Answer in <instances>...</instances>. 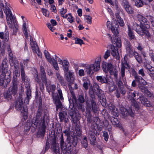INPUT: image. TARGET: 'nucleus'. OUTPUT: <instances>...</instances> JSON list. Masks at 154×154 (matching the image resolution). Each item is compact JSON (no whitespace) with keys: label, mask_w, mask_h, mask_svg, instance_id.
<instances>
[{"label":"nucleus","mask_w":154,"mask_h":154,"mask_svg":"<svg viewBox=\"0 0 154 154\" xmlns=\"http://www.w3.org/2000/svg\"><path fill=\"white\" fill-rule=\"evenodd\" d=\"M48 120V116L46 113H44L42 116V113L38 111L35 117H34L33 119L32 125L35 129L38 126V132L40 133L41 135H43L45 133Z\"/></svg>","instance_id":"1"},{"label":"nucleus","mask_w":154,"mask_h":154,"mask_svg":"<svg viewBox=\"0 0 154 154\" xmlns=\"http://www.w3.org/2000/svg\"><path fill=\"white\" fill-rule=\"evenodd\" d=\"M137 18L140 23L141 25L139 26L136 23H134L133 29L140 35H145L147 37H150V34L148 29L150 27L149 22L146 18L140 14H138Z\"/></svg>","instance_id":"2"},{"label":"nucleus","mask_w":154,"mask_h":154,"mask_svg":"<svg viewBox=\"0 0 154 154\" xmlns=\"http://www.w3.org/2000/svg\"><path fill=\"white\" fill-rule=\"evenodd\" d=\"M15 63L13 66L15 70L13 72V85L10 87L8 91L4 95L5 97L8 100H11L12 98V95L14 96L16 94L17 91V85L16 81L17 80V78L20 75V65L18 62L16 61Z\"/></svg>","instance_id":"3"},{"label":"nucleus","mask_w":154,"mask_h":154,"mask_svg":"<svg viewBox=\"0 0 154 154\" xmlns=\"http://www.w3.org/2000/svg\"><path fill=\"white\" fill-rule=\"evenodd\" d=\"M8 60L5 58L3 60L2 65V73L0 75V86H6L10 82L11 75L8 70V66L7 64Z\"/></svg>","instance_id":"4"},{"label":"nucleus","mask_w":154,"mask_h":154,"mask_svg":"<svg viewBox=\"0 0 154 154\" xmlns=\"http://www.w3.org/2000/svg\"><path fill=\"white\" fill-rule=\"evenodd\" d=\"M101 60V56L99 55L95 60L93 63L88 64L85 66V72L88 74H93L95 72H97L100 69V64Z\"/></svg>","instance_id":"5"},{"label":"nucleus","mask_w":154,"mask_h":154,"mask_svg":"<svg viewBox=\"0 0 154 154\" xmlns=\"http://www.w3.org/2000/svg\"><path fill=\"white\" fill-rule=\"evenodd\" d=\"M21 70L22 82L26 85L25 87L26 89V94L27 96L24 100V103L26 104H27L29 103V100L31 97V91L29 88V79L27 76H26L23 69L21 68Z\"/></svg>","instance_id":"6"},{"label":"nucleus","mask_w":154,"mask_h":154,"mask_svg":"<svg viewBox=\"0 0 154 154\" xmlns=\"http://www.w3.org/2000/svg\"><path fill=\"white\" fill-rule=\"evenodd\" d=\"M10 8V5L6 0H0V17L3 18L4 17L2 9L6 15V18L12 15Z\"/></svg>","instance_id":"7"},{"label":"nucleus","mask_w":154,"mask_h":154,"mask_svg":"<svg viewBox=\"0 0 154 154\" xmlns=\"http://www.w3.org/2000/svg\"><path fill=\"white\" fill-rule=\"evenodd\" d=\"M23 95H20L18 99L17 100L16 105V109L20 111L21 115L23 116L24 118L26 119L27 118L28 114V110L27 108L23 106L22 97Z\"/></svg>","instance_id":"8"},{"label":"nucleus","mask_w":154,"mask_h":154,"mask_svg":"<svg viewBox=\"0 0 154 154\" xmlns=\"http://www.w3.org/2000/svg\"><path fill=\"white\" fill-rule=\"evenodd\" d=\"M103 70L106 73L109 72L110 74L113 75L115 78H117L118 75V71L116 68L110 63H107L103 62L102 63Z\"/></svg>","instance_id":"9"},{"label":"nucleus","mask_w":154,"mask_h":154,"mask_svg":"<svg viewBox=\"0 0 154 154\" xmlns=\"http://www.w3.org/2000/svg\"><path fill=\"white\" fill-rule=\"evenodd\" d=\"M7 23L10 28H11L13 30V34L16 35L19 29V26L12 15L6 18Z\"/></svg>","instance_id":"10"},{"label":"nucleus","mask_w":154,"mask_h":154,"mask_svg":"<svg viewBox=\"0 0 154 154\" xmlns=\"http://www.w3.org/2000/svg\"><path fill=\"white\" fill-rule=\"evenodd\" d=\"M127 56V55H126L124 57L123 60L122 61V66L121 68V76L122 78L124 83H125V82L126 81L125 78H124L125 76V68H129L130 67V66L128 62V59Z\"/></svg>","instance_id":"11"},{"label":"nucleus","mask_w":154,"mask_h":154,"mask_svg":"<svg viewBox=\"0 0 154 154\" xmlns=\"http://www.w3.org/2000/svg\"><path fill=\"white\" fill-rule=\"evenodd\" d=\"M116 45H113L111 47V54L115 58L118 60L119 59L120 57L118 51V48L121 47V41H118L117 42H116Z\"/></svg>","instance_id":"12"},{"label":"nucleus","mask_w":154,"mask_h":154,"mask_svg":"<svg viewBox=\"0 0 154 154\" xmlns=\"http://www.w3.org/2000/svg\"><path fill=\"white\" fill-rule=\"evenodd\" d=\"M116 23L115 26H114L113 23H112L109 21H107L106 23V25L108 28L111 29L112 33L115 36H117L119 32L117 28L118 27L119 25L117 24L116 22Z\"/></svg>","instance_id":"13"},{"label":"nucleus","mask_w":154,"mask_h":154,"mask_svg":"<svg viewBox=\"0 0 154 154\" xmlns=\"http://www.w3.org/2000/svg\"><path fill=\"white\" fill-rule=\"evenodd\" d=\"M22 29L25 37L28 39L29 35V28L28 22L27 20H25L23 22Z\"/></svg>","instance_id":"14"},{"label":"nucleus","mask_w":154,"mask_h":154,"mask_svg":"<svg viewBox=\"0 0 154 154\" xmlns=\"http://www.w3.org/2000/svg\"><path fill=\"white\" fill-rule=\"evenodd\" d=\"M125 44L126 47L127 55L130 57H132L134 56H135V53L137 52L133 51L130 43L128 40H126L125 42Z\"/></svg>","instance_id":"15"},{"label":"nucleus","mask_w":154,"mask_h":154,"mask_svg":"<svg viewBox=\"0 0 154 154\" xmlns=\"http://www.w3.org/2000/svg\"><path fill=\"white\" fill-rule=\"evenodd\" d=\"M43 83L45 84L47 91L49 93H51L52 97L53 95H58L57 94L54 93V91L56 89V87L55 85H51L49 83H47V80L45 83Z\"/></svg>","instance_id":"16"},{"label":"nucleus","mask_w":154,"mask_h":154,"mask_svg":"<svg viewBox=\"0 0 154 154\" xmlns=\"http://www.w3.org/2000/svg\"><path fill=\"white\" fill-rule=\"evenodd\" d=\"M123 7L126 11L130 14L134 13V11L132 7L130 5L127 0H122Z\"/></svg>","instance_id":"17"},{"label":"nucleus","mask_w":154,"mask_h":154,"mask_svg":"<svg viewBox=\"0 0 154 154\" xmlns=\"http://www.w3.org/2000/svg\"><path fill=\"white\" fill-rule=\"evenodd\" d=\"M57 60L59 64L62 65L64 72H67L68 71L69 66V63L68 61L66 60H62L60 58H58Z\"/></svg>","instance_id":"18"},{"label":"nucleus","mask_w":154,"mask_h":154,"mask_svg":"<svg viewBox=\"0 0 154 154\" xmlns=\"http://www.w3.org/2000/svg\"><path fill=\"white\" fill-rule=\"evenodd\" d=\"M144 67L147 69V71L152 79L154 80V67L149 64H144Z\"/></svg>","instance_id":"19"},{"label":"nucleus","mask_w":154,"mask_h":154,"mask_svg":"<svg viewBox=\"0 0 154 154\" xmlns=\"http://www.w3.org/2000/svg\"><path fill=\"white\" fill-rule=\"evenodd\" d=\"M52 150L54 154H60V149L58 144L56 143L55 138H54L52 143Z\"/></svg>","instance_id":"20"},{"label":"nucleus","mask_w":154,"mask_h":154,"mask_svg":"<svg viewBox=\"0 0 154 154\" xmlns=\"http://www.w3.org/2000/svg\"><path fill=\"white\" fill-rule=\"evenodd\" d=\"M53 99L56 105V109L57 111L58 109L62 107V104L60 100L58 95H53Z\"/></svg>","instance_id":"21"},{"label":"nucleus","mask_w":154,"mask_h":154,"mask_svg":"<svg viewBox=\"0 0 154 154\" xmlns=\"http://www.w3.org/2000/svg\"><path fill=\"white\" fill-rule=\"evenodd\" d=\"M128 35L129 39L130 40L135 41L136 40V38L135 36L134 32L131 30L130 25H128Z\"/></svg>","instance_id":"22"},{"label":"nucleus","mask_w":154,"mask_h":154,"mask_svg":"<svg viewBox=\"0 0 154 154\" xmlns=\"http://www.w3.org/2000/svg\"><path fill=\"white\" fill-rule=\"evenodd\" d=\"M30 44L31 47L32 48L33 52H35L39 48L36 43V42L35 40L32 38L31 36L30 37Z\"/></svg>","instance_id":"23"},{"label":"nucleus","mask_w":154,"mask_h":154,"mask_svg":"<svg viewBox=\"0 0 154 154\" xmlns=\"http://www.w3.org/2000/svg\"><path fill=\"white\" fill-rule=\"evenodd\" d=\"M135 79L137 82L139 84V87L140 86H144L147 84V82L142 77L140 76L136 75L135 76Z\"/></svg>","instance_id":"24"},{"label":"nucleus","mask_w":154,"mask_h":154,"mask_svg":"<svg viewBox=\"0 0 154 154\" xmlns=\"http://www.w3.org/2000/svg\"><path fill=\"white\" fill-rule=\"evenodd\" d=\"M91 105L89 103H87V106L90 109L92 108L93 112L95 113L97 112L98 108L96 103L94 100H92L90 102Z\"/></svg>","instance_id":"25"},{"label":"nucleus","mask_w":154,"mask_h":154,"mask_svg":"<svg viewBox=\"0 0 154 154\" xmlns=\"http://www.w3.org/2000/svg\"><path fill=\"white\" fill-rule=\"evenodd\" d=\"M88 137L90 141V143L93 145H95L96 140L94 133L90 131L88 133Z\"/></svg>","instance_id":"26"},{"label":"nucleus","mask_w":154,"mask_h":154,"mask_svg":"<svg viewBox=\"0 0 154 154\" xmlns=\"http://www.w3.org/2000/svg\"><path fill=\"white\" fill-rule=\"evenodd\" d=\"M100 120L98 117H96L94 118L92 123L94 125V128L95 129H98L99 131H101L102 129V126H100L99 128V123Z\"/></svg>","instance_id":"27"},{"label":"nucleus","mask_w":154,"mask_h":154,"mask_svg":"<svg viewBox=\"0 0 154 154\" xmlns=\"http://www.w3.org/2000/svg\"><path fill=\"white\" fill-rule=\"evenodd\" d=\"M59 116L60 122L64 121L65 122H66L69 121V118L66 112H60Z\"/></svg>","instance_id":"28"},{"label":"nucleus","mask_w":154,"mask_h":154,"mask_svg":"<svg viewBox=\"0 0 154 154\" xmlns=\"http://www.w3.org/2000/svg\"><path fill=\"white\" fill-rule=\"evenodd\" d=\"M8 55L10 65L11 66L13 67L14 66V64H15L16 61H18L14 58L12 52L8 53Z\"/></svg>","instance_id":"29"},{"label":"nucleus","mask_w":154,"mask_h":154,"mask_svg":"<svg viewBox=\"0 0 154 154\" xmlns=\"http://www.w3.org/2000/svg\"><path fill=\"white\" fill-rule=\"evenodd\" d=\"M140 99L141 103L144 106L149 107L151 106V103H150L149 101H148L145 97L143 96L140 97Z\"/></svg>","instance_id":"30"},{"label":"nucleus","mask_w":154,"mask_h":154,"mask_svg":"<svg viewBox=\"0 0 154 154\" xmlns=\"http://www.w3.org/2000/svg\"><path fill=\"white\" fill-rule=\"evenodd\" d=\"M109 107L112 115L115 116H118V111L116 109L115 106L113 105L110 104L109 105Z\"/></svg>","instance_id":"31"},{"label":"nucleus","mask_w":154,"mask_h":154,"mask_svg":"<svg viewBox=\"0 0 154 154\" xmlns=\"http://www.w3.org/2000/svg\"><path fill=\"white\" fill-rule=\"evenodd\" d=\"M50 22L52 25L50 23H48L47 26L52 32H54L55 29L53 26H56L57 23L55 20L53 19L51 20Z\"/></svg>","instance_id":"32"},{"label":"nucleus","mask_w":154,"mask_h":154,"mask_svg":"<svg viewBox=\"0 0 154 154\" xmlns=\"http://www.w3.org/2000/svg\"><path fill=\"white\" fill-rule=\"evenodd\" d=\"M140 88L141 89L142 91L145 93V95L147 97H151L153 96V94L148 91L145 87L140 86Z\"/></svg>","instance_id":"33"},{"label":"nucleus","mask_w":154,"mask_h":154,"mask_svg":"<svg viewBox=\"0 0 154 154\" xmlns=\"http://www.w3.org/2000/svg\"><path fill=\"white\" fill-rule=\"evenodd\" d=\"M66 77L68 81L72 83L74 80V72L71 70L69 71L68 74L66 76Z\"/></svg>","instance_id":"34"},{"label":"nucleus","mask_w":154,"mask_h":154,"mask_svg":"<svg viewBox=\"0 0 154 154\" xmlns=\"http://www.w3.org/2000/svg\"><path fill=\"white\" fill-rule=\"evenodd\" d=\"M40 71L41 74V79L42 80L43 83H45L47 80L46 74L44 69L42 67H41Z\"/></svg>","instance_id":"35"},{"label":"nucleus","mask_w":154,"mask_h":154,"mask_svg":"<svg viewBox=\"0 0 154 154\" xmlns=\"http://www.w3.org/2000/svg\"><path fill=\"white\" fill-rule=\"evenodd\" d=\"M65 17L64 18L66 19L67 20L71 23L74 22L75 19L71 13L66 14Z\"/></svg>","instance_id":"36"},{"label":"nucleus","mask_w":154,"mask_h":154,"mask_svg":"<svg viewBox=\"0 0 154 154\" xmlns=\"http://www.w3.org/2000/svg\"><path fill=\"white\" fill-rule=\"evenodd\" d=\"M97 79L102 83H106L107 82L106 78L103 76H98L96 77Z\"/></svg>","instance_id":"37"},{"label":"nucleus","mask_w":154,"mask_h":154,"mask_svg":"<svg viewBox=\"0 0 154 154\" xmlns=\"http://www.w3.org/2000/svg\"><path fill=\"white\" fill-rule=\"evenodd\" d=\"M44 54L45 55V56L47 60L49 62L51 63L52 60L53 59L51 57V55L49 53V52L46 50H45L44 51Z\"/></svg>","instance_id":"38"},{"label":"nucleus","mask_w":154,"mask_h":154,"mask_svg":"<svg viewBox=\"0 0 154 154\" xmlns=\"http://www.w3.org/2000/svg\"><path fill=\"white\" fill-rule=\"evenodd\" d=\"M120 14H122V15H124L123 11L121 8H117L115 14L116 17L117 19L121 18L120 17Z\"/></svg>","instance_id":"39"},{"label":"nucleus","mask_w":154,"mask_h":154,"mask_svg":"<svg viewBox=\"0 0 154 154\" xmlns=\"http://www.w3.org/2000/svg\"><path fill=\"white\" fill-rule=\"evenodd\" d=\"M0 38L1 39H4L5 41H7L8 38V33L5 34L3 32H0Z\"/></svg>","instance_id":"40"},{"label":"nucleus","mask_w":154,"mask_h":154,"mask_svg":"<svg viewBox=\"0 0 154 154\" xmlns=\"http://www.w3.org/2000/svg\"><path fill=\"white\" fill-rule=\"evenodd\" d=\"M67 11V9L62 8L60 9V13L61 15V17L64 18V17H65L66 14H65Z\"/></svg>","instance_id":"41"},{"label":"nucleus","mask_w":154,"mask_h":154,"mask_svg":"<svg viewBox=\"0 0 154 154\" xmlns=\"http://www.w3.org/2000/svg\"><path fill=\"white\" fill-rule=\"evenodd\" d=\"M81 143L83 147L86 149L88 146V143L86 137H85L82 140Z\"/></svg>","instance_id":"42"},{"label":"nucleus","mask_w":154,"mask_h":154,"mask_svg":"<svg viewBox=\"0 0 154 154\" xmlns=\"http://www.w3.org/2000/svg\"><path fill=\"white\" fill-rule=\"evenodd\" d=\"M75 101L77 104L80 103H82L85 102V99L83 96L82 95H79L77 100H75Z\"/></svg>","instance_id":"43"},{"label":"nucleus","mask_w":154,"mask_h":154,"mask_svg":"<svg viewBox=\"0 0 154 154\" xmlns=\"http://www.w3.org/2000/svg\"><path fill=\"white\" fill-rule=\"evenodd\" d=\"M143 5V2L141 0H136L135 5L137 7H141Z\"/></svg>","instance_id":"44"},{"label":"nucleus","mask_w":154,"mask_h":154,"mask_svg":"<svg viewBox=\"0 0 154 154\" xmlns=\"http://www.w3.org/2000/svg\"><path fill=\"white\" fill-rule=\"evenodd\" d=\"M70 144H72L74 146H75L77 144V140L75 138L72 137L70 138L69 142Z\"/></svg>","instance_id":"45"},{"label":"nucleus","mask_w":154,"mask_h":154,"mask_svg":"<svg viewBox=\"0 0 154 154\" xmlns=\"http://www.w3.org/2000/svg\"><path fill=\"white\" fill-rule=\"evenodd\" d=\"M51 63H52V65L54 69L56 70H58L59 69V67L58 66L57 61L53 59L51 62Z\"/></svg>","instance_id":"46"},{"label":"nucleus","mask_w":154,"mask_h":154,"mask_svg":"<svg viewBox=\"0 0 154 154\" xmlns=\"http://www.w3.org/2000/svg\"><path fill=\"white\" fill-rule=\"evenodd\" d=\"M85 20L87 23L91 24L92 23V17L91 16L88 15H86L85 17Z\"/></svg>","instance_id":"47"},{"label":"nucleus","mask_w":154,"mask_h":154,"mask_svg":"<svg viewBox=\"0 0 154 154\" xmlns=\"http://www.w3.org/2000/svg\"><path fill=\"white\" fill-rule=\"evenodd\" d=\"M134 57L136 60L139 63H140L142 62V59L141 57L137 52L135 53Z\"/></svg>","instance_id":"48"},{"label":"nucleus","mask_w":154,"mask_h":154,"mask_svg":"<svg viewBox=\"0 0 154 154\" xmlns=\"http://www.w3.org/2000/svg\"><path fill=\"white\" fill-rule=\"evenodd\" d=\"M90 84V82L89 80H87L84 82L83 86L85 89L87 90L88 88V86Z\"/></svg>","instance_id":"49"},{"label":"nucleus","mask_w":154,"mask_h":154,"mask_svg":"<svg viewBox=\"0 0 154 154\" xmlns=\"http://www.w3.org/2000/svg\"><path fill=\"white\" fill-rule=\"evenodd\" d=\"M96 93H97L98 97H99L100 99H101V97L103 96V91L100 89V88H98V89L96 90Z\"/></svg>","instance_id":"50"},{"label":"nucleus","mask_w":154,"mask_h":154,"mask_svg":"<svg viewBox=\"0 0 154 154\" xmlns=\"http://www.w3.org/2000/svg\"><path fill=\"white\" fill-rule=\"evenodd\" d=\"M120 112L123 116L127 115L128 112L126 109L124 107H121L120 109Z\"/></svg>","instance_id":"51"},{"label":"nucleus","mask_w":154,"mask_h":154,"mask_svg":"<svg viewBox=\"0 0 154 154\" xmlns=\"http://www.w3.org/2000/svg\"><path fill=\"white\" fill-rule=\"evenodd\" d=\"M42 10L43 14L46 17H48L49 16V13L48 10L44 8H42Z\"/></svg>","instance_id":"52"},{"label":"nucleus","mask_w":154,"mask_h":154,"mask_svg":"<svg viewBox=\"0 0 154 154\" xmlns=\"http://www.w3.org/2000/svg\"><path fill=\"white\" fill-rule=\"evenodd\" d=\"M136 92L134 91L133 93L131 92H129V97H131V99H132L133 100L134 102H135V101L134 99V97H135L136 96ZM129 98L130 97H129Z\"/></svg>","instance_id":"53"},{"label":"nucleus","mask_w":154,"mask_h":154,"mask_svg":"<svg viewBox=\"0 0 154 154\" xmlns=\"http://www.w3.org/2000/svg\"><path fill=\"white\" fill-rule=\"evenodd\" d=\"M56 76L57 79L60 83H62L63 81V78L60 75V74L58 73H56Z\"/></svg>","instance_id":"54"},{"label":"nucleus","mask_w":154,"mask_h":154,"mask_svg":"<svg viewBox=\"0 0 154 154\" xmlns=\"http://www.w3.org/2000/svg\"><path fill=\"white\" fill-rule=\"evenodd\" d=\"M75 43L76 44H79L81 45L82 44H84L83 41L80 38H75Z\"/></svg>","instance_id":"55"},{"label":"nucleus","mask_w":154,"mask_h":154,"mask_svg":"<svg viewBox=\"0 0 154 154\" xmlns=\"http://www.w3.org/2000/svg\"><path fill=\"white\" fill-rule=\"evenodd\" d=\"M110 56V52L109 51L107 50L105 52V54L103 56L104 59L106 60Z\"/></svg>","instance_id":"56"},{"label":"nucleus","mask_w":154,"mask_h":154,"mask_svg":"<svg viewBox=\"0 0 154 154\" xmlns=\"http://www.w3.org/2000/svg\"><path fill=\"white\" fill-rule=\"evenodd\" d=\"M117 19L118 23H119L120 26H124L125 23L124 22V21L123 20L121 19V18Z\"/></svg>","instance_id":"57"},{"label":"nucleus","mask_w":154,"mask_h":154,"mask_svg":"<svg viewBox=\"0 0 154 154\" xmlns=\"http://www.w3.org/2000/svg\"><path fill=\"white\" fill-rule=\"evenodd\" d=\"M147 18L149 19L151 22L152 25L154 27V17L151 16L147 17Z\"/></svg>","instance_id":"58"},{"label":"nucleus","mask_w":154,"mask_h":154,"mask_svg":"<svg viewBox=\"0 0 154 154\" xmlns=\"http://www.w3.org/2000/svg\"><path fill=\"white\" fill-rule=\"evenodd\" d=\"M57 92L59 95L60 99L61 100H62L63 99V94L62 92V91L60 89L57 90Z\"/></svg>","instance_id":"59"},{"label":"nucleus","mask_w":154,"mask_h":154,"mask_svg":"<svg viewBox=\"0 0 154 154\" xmlns=\"http://www.w3.org/2000/svg\"><path fill=\"white\" fill-rule=\"evenodd\" d=\"M63 133H64L65 134V135L67 137V138L68 139L70 136L69 130H66L63 131Z\"/></svg>","instance_id":"60"},{"label":"nucleus","mask_w":154,"mask_h":154,"mask_svg":"<svg viewBox=\"0 0 154 154\" xmlns=\"http://www.w3.org/2000/svg\"><path fill=\"white\" fill-rule=\"evenodd\" d=\"M34 53H36L38 56L40 58H42V54L41 51L39 50V48L35 52H33Z\"/></svg>","instance_id":"61"},{"label":"nucleus","mask_w":154,"mask_h":154,"mask_svg":"<svg viewBox=\"0 0 154 154\" xmlns=\"http://www.w3.org/2000/svg\"><path fill=\"white\" fill-rule=\"evenodd\" d=\"M78 74L80 76H84L85 75L84 70L83 69H80L79 71Z\"/></svg>","instance_id":"62"},{"label":"nucleus","mask_w":154,"mask_h":154,"mask_svg":"<svg viewBox=\"0 0 154 154\" xmlns=\"http://www.w3.org/2000/svg\"><path fill=\"white\" fill-rule=\"evenodd\" d=\"M138 72L139 74L141 75L143 77L145 75L144 70L143 69L139 70Z\"/></svg>","instance_id":"63"},{"label":"nucleus","mask_w":154,"mask_h":154,"mask_svg":"<svg viewBox=\"0 0 154 154\" xmlns=\"http://www.w3.org/2000/svg\"><path fill=\"white\" fill-rule=\"evenodd\" d=\"M93 88L94 91H96L98 88H100L99 85L96 82H94L93 84Z\"/></svg>","instance_id":"64"}]
</instances>
